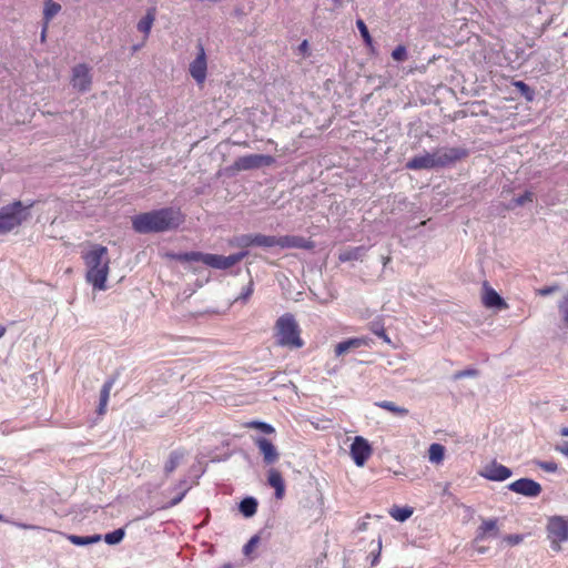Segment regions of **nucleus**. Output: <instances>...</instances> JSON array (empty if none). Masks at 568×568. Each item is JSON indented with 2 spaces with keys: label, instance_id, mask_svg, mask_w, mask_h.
<instances>
[{
  "label": "nucleus",
  "instance_id": "obj_20",
  "mask_svg": "<svg viewBox=\"0 0 568 568\" xmlns=\"http://www.w3.org/2000/svg\"><path fill=\"white\" fill-rule=\"evenodd\" d=\"M366 252L367 248L365 246L348 247L339 252L338 261L341 263L357 261L361 260Z\"/></svg>",
  "mask_w": 568,
  "mask_h": 568
},
{
  "label": "nucleus",
  "instance_id": "obj_46",
  "mask_svg": "<svg viewBox=\"0 0 568 568\" xmlns=\"http://www.w3.org/2000/svg\"><path fill=\"white\" fill-rule=\"evenodd\" d=\"M253 293V283L250 282L247 287L242 292L240 298L246 301Z\"/></svg>",
  "mask_w": 568,
  "mask_h": 568
},
{
  "label": "nucleus",
  "instance_id": "obj_27",
  "mask_svg": "<svg viewBox=\"0 0 568 568\" xmlns=\"http://www.w3.org/2000/svg\"><path fill=\"white\" fill-rule=\"evenodd\" d=\"M497 520L496 519H487L481 523L478 528L477 539H484L488 534L493 532L497 535Z\"/></svg>",
  "mask_w": 568,
  "mask_h": 568
},
{
  "label": "nucleus",
  "instance_id": "obj_40",
  "mask_svg": "<svg viewBox=\"0 0 568 568\" xmlns=\"http://www.w3.org/2000/svg\"><path fill=\"white\" fill-rule=\"evenodd\" d=\"M372 331L374 334H376L377 336H379L384 342H386L387 344L390 343V338L388 337V335L385 333V329L382 327V326H378V325H373L372 327Z\"/></svg>",
  "mask_w": 568,
  "mask_h": 568
},
{
  "label": "nucleus",
  "instance_id": "obj_33",
  "mask_svg": "<svg viewBox=\"0 0 568 568\" xmlns=\"http://www.w3.org/2000/svg\"><path fill=\"white\" fill-rule=\"evenodd\" d=\"M356 26H357L359 33H361L364 42L366 43V45H368L373 49V39L368 32V29H367L365 22L362 19H358L356 21Z\"/></svg>",
  "mask_w": 568,
  "mask_h": 568
},
{
  "label": "nucleus",
  "instance_id": "obj_55",
  "mask_svg": "<svg viewBox=\"0 0 568 568\" xmlns=\"http://www.w3.org/2000/svg\"><path fill=\"white\" fill-rule=\"evenodd\" d=\"M300 48H301V50L306 49L307 48V41L306 40L303 41Z\"/></svg>",
  "mask_w": 568,
  "mask_h": 568
},
{
  "label": "nucleus",
  "instance_id": "obj_15",
  "mask_svg": "<svg viewBox=\"0 0 568 568\" xmlns=\"http://www.w3.org/2000/svg\"><path fill=\"white\" fill-rule=\"evenodd\" d=\"M481 302L487 308L506 310L508 304L505 300L487 283H484Z\"/></svg>",
  "mask_w": 568,
  "mask_h": 568
},
{
  "label": "nucleus",
  "instance_id": "obj_28",
  "mask_svg": "<svg viewBox=\"0 0 568 568\" xmlns=\"http://www.w3.org/2000/svg\"><path fill=\"white\" fill-rule=\"evenodd\" d=\"M257 510V501L253 497H246L240 503V511L245 517H252Z\"/></svg>",
  "mask_w": 568,
  "mask_h": 568
},
{
  "label": "nucleus",
  "instance_id": "obj_32",
  "mask_svg": "<svg viewBox=\"0 0 568 568\" xmlns=\"http://www.w3.org/2000/svg\"><path fill=\"white\" fill-rule=\"evenodd\" d=\"M206 256H209V253L190 252V253H184V254L180 255L179 258L181 261H186V262H202L206 265V260H205Z\"/></svg>",
  "mask_w": 568,
  "mask_h": 568
},
{
  "label": "nucleus",
  "instance_id": "obj_9",
  "mask_svg": "<svg viewBox=\"0 0 568 568\" xmlns=\"http://www.w3.org/2000/svg\"><path fill=\"white\" fill-rule=\"evenodd\" d=\"M349 454L356 466L363 467L373 454V448L367 439L356 436L351 445Z\"/></svg>",
  "mask_w": 568,
  "mask_h": 568
},
{
  "label": "nucleus",
  "instance_id": "obj_58",
  "mask_svg": "<svg viewBox=\"0 0 568 568\" xmlns=\"http://www.w3.org/2000/svg\"><path fill=\"white\" fill-rule=\"evenodd\" d=\"M4 520L3 516L0 514V521Z\"/></svg>",
  "mask_w": 568,
  "mask_h": 568
},
{
  "label": "nucleus",
  "instance_id": "obj_38",
  "mask_svg": "<svg viewBox=\"0 0 568 568\" xmlns=\"http://www.w3.org/2000/svg\"><path fill=\"white\" fill-rule=\"evenodd\" d=\"M392 58L395 60V61H405L407 59V50H406V47L405 45H397L393 52H392Z\"/></svg>",
  "mask_w": 568,
  "mask_h": 568
},
{
  "label": "nucleus",
  "instance_id": "obj_48",
  "mask_svg": "<svg viewBox=\"0 0 568 568\" xmlns=\"http://www.w3.org/2000/svg\"><path fill=\"white\" fill-rule=\"evenodd\" d=\"M540 467L547 471H555L557 469V465L555 463H541Z\"/></svg>",
  "mask_w": 568,
  "mask_h": 568
},
{
  "label": "nucleus",
  "instance_id": "obj_26",
  "mask_svg": "<svg viewBox=\"0 0 568 568\" xmlns=\"http://www.w3.org/2000/svg\"><path fill=\"white\" fill-rule=\"evenodd\" d=\"M183 456H184V454L182 452H179V450L172 452L164 465V473L166 475L172 474L176 469L179 464L181 463Z\"/></svg>",
  "mask_w": 568,
  "mask_h": 568
},
{
  "label": "nucleus",
  "instance_id": "obj_50",
  "mask_svg": "<svg viewBox=\"0 0 568 568\" xmlns=\"http://www.w3.org/2000/svg\"><path fill=\"white\" fill-rule=\"evenodd\" d=\"M559 433H560V435H561V436L568 437V426L562 427V428L559 430Z\"/></svg>",
  "mask_w": 568,
  "mask_h": 568
},
{
  "label": "nucleus",
  "instance_id": "obj_29",
  "mask_svg": "<svg viewBox=\"0 0 568 568\" xmlns=\"http://www.w3.org/2000/svg\"><path fill=\"white\" fill-rule=\"evenodd\" d=\"M252 242L255 246L274 247L277 243V236L255 234Z\"/></svg>",
  "mask_w": 568,
  "mask_h": 568
},
{
  "label": "nucleus",
  "instance_id": "obj_30",
  "mask_svg": "<svg viewBox=\"0 0 568 568\" xmlns=\"http://www.w3.org/2000/svg\"><path fill=\"white\" fill-rule=\"evenodd\" d=\"M389 515L397 521H405L413 515L410 507H393L389 510Z\"/></svg>",
  "mask_w": 568,
  "mask_h": 568
},
{
  "label": "nucleus",
  "instance_id": "obj_52",
  "mask_svg": "<svg viewBox=\"0 0 568 568\" xmlns=\"http://www.w3.org/2000/svg\"><path fill=\"white\" fill-rule=\"evenodd\" d=\"M143 44H144V43H141V44H134V45L132 47V51H133V52H136L138 50H140V49L143 47Z\"/></svg>",
  "mask_w": 568,
  "mask_h": 568
},
{
  "label": "nucleus",
  "instance_id": "obj_31",
  "mask_svg": "<svg viewBox=\"0 0 568 568\" xmlns=\"http://www.w3.org/2000/svg\"><path fill=\"white\" fill-rule=\"evenodd\" d=\"M125 536V531L123 528L115 529L106 535H104L103 539L109 545H116L123 540Z\"/></svg>",
  "mask_w": 568,
  "mask_h": 568
},
{
  "label": "nucleus",
  "instance_id": "obj_14",
  "mask_svg": "<svg viewBox=\"0 0 568 568\" xmlns=\"http://www.w3.org/2000/svg\"><path fill=\"white\" fill-rule=\"evenodd\" d=\"M254 444L257 446L261 455L263 456V462L266 465H273L278 460L280 453L270 439L258 436L254 438Z\"/></svg>",
  "mask_w": 568,
  "mask_h": 568
},
{
  "label": "nucleus",
  "instance_id": "obj_41",
  "mask_svg": "<svg viewBox=\"0 0 568 568\" xmlns=\"http://www.w3.org/2000/svg\"><path fill=\"white\" fill-rule=\"evenodd\" d=\"M558 290H559L558 285L545 286V287L537 290V294L540 296H548V295L557 292Z\"/></svg>",
  "mask_w": 568,
  "mask_h": 568
},
{
  "label": "nucleus",
  "instance_id": "obj_37",
  "mask_svg": "<svg viewBox=\"0 0 568 568\" xmlns=\"http://www.w3.org/2000/svg\"><path fill=\"white\" fill-rule=\"evenodd\" d=\"M113 384H114V381L113 379H108L102 388H101V392H100V402L101 403H105L108 404L109 402V398H110V393H111V389L113 387Z\"/></svg>",
  "mask_w": 568,
  "mask_h": 568
},
{
  "label": "nucleus",
  "instance_id": "obj_43",
  "mask_svg": "<svg viewBox=\"0 0 568 568\" xmlns=\"http://www.w3.org/2000/svg\"><path fill=\"white\" fill-rule=\"evenodd\" d=\"M504 539L509 545L515 546V545L520 544L524 540V536L523 535H517V534L516 535H507Z\"/></svg>",
  "mask_w": 568,
  "mask_h": 568
},
{
  "label": "nucleus",
  "instance_id": "obj_51",
  "mask_svg": "<svg viewBox=\"0 0 568 568\" xmlns=\"http://www.w3.org/2000/svg\"><path fill=\"white\" fill-rule=\"evenodd\" d=\"M17 527L19 528H22V529H31V528H34L33 526H30V525H26V524H16Z\"/></svg>",
  "mask_w": 568,
  "mask_h": 568
},
{
  "label": "nucleus",
  "instance_id": "obj_24",
  "mask_svg": "<svg viewBox=\"0 0 568 568\" xmlns=\"http://www.w3.org/2000/svg\"><path fill=\"white\" fill-rule=\"evenodd\" d=\"M191 486L187 483L186 479H181L175 487L173 488L174 491H176V496L172 498V500L169 503V507H173L178 505L186 495V493L190 490Z\"/></svg>",
  "mask_w": 568,
  "mask_h": 568
},
{
  "label": "nucleus",
  "instance_id": "obj_8",
  "mask_svg": "<svg viewBox=\"0 0 568 568\" xmlns=\"http://www.w3.org/2000/svg\"><path fill=\"white\" fill-rule=\"evenodd\" d=\"M70 83L79 92H88L92 85L91 68L85 63H79L72 68Z\"/></svg>",
  "mask_w": 568,
  "mask_h": 568
},
{
  "label": "nucleus",
  "instance_id": "obj_47",
  "mask_svg": "<svg viewBox=\"0 0 568 568\" xmlns=\"http://www.w3.org/2000/svg\"><path fill=\"white\" fill-rule=\"evenodd\" d=\"M381 549H382V540L378 539V542H377V552L373 555L372 557V561H371V565L372 566H375L377 565V562L379 561V556H381Z\"/></svg>",
  "mask_w": 568,
  "mask_h": 568
},
{
  "label": "nucleus",
  "instance_id": "obj_18",
  "mask_svg": "<svg viewBox=\"0 0 568 568\" xmlns=\"http://www.w3.org/2000/svg\"><path fill=\"white\" fill-rule=\"evenodd\" d=\"M368 345H369V339L367 337L348 338L346 341L338 343L335 346V355L341 356V355L345 354L346 352H348L349 349L359 348V347L368 346Z\"/></svg>",
  "mask_w": 568,
  "mask_h": 568
},
{
  "label": "nucleus",
  "instance_id": "obj_22",
  "mask_svg": "<svg viewBox=\"0 0 568 568\" xmlns=\"http://www.w3.org/2000/svg\"><path fill=\"white\" fill-rule=\"evenodd\" d=\"M62 7L60 3L53 0H45L43 7V20L45 26L61 11Z\"/></svg>",
  "mask_w": 568,
  "mask_h": 568
},
{
  "label": "nucleus",
  "instance_id": "obj_21",
  "mask_svg": "<svg viewBox=\"0 0 568 568\" xmlns=\"http://www.w3.org/2000/svg\"><path fill=\"white\" fill-rule=\"evenodd\" d=\"M445 447L442 444L434 443L428 448V459L432 464L440 465L445 458Z\"/></svg>",
  "mask_w": 568,
  "mask_h": 568
},
{
  "label": "nucleus",
  "instance_id": "obj_57",
  "mask_svg": "<svg viewBox=\"0 0 568 568\" xmlns=\"http://www.w3.org/2000/svg\"><path fill=\"white\" fill-rule=\"evenodd\" d=\"M516 84H517L518 87L523 88V89H525V88H526V84H525L524 82H517Z\"/></svg>",
  "mask_w": 568,
  "mask_h": 568
},
{
  "label": "nucleus",
  "instance_id": "obj_53",
  "mask_svg": "<svg viewBox=\"0 0 568 568\" xmlns=\"http://www.w3.org/2000/svg\"><path fill=\"white\" fill-rule=\"evenodd\" d=\"M47 28L48 26H43V29H42V32H41V39L44 40L45 39V33H47Z\"/></svg>",
  "mask_w": 568,
  "mask_h": 568
},
{
  "label": "nucleus",
  "instance_id": "obj_36",
  "mask_svg": "<svg viewBox=\"0 0 568 568\" xmlns=\"http://www.w3.org/2000/svg\"><path fill=\"white\" fill-rule=\"evenodd\" d=\"M532 201H534V193L530 191H526L523 195L515 197L511 201V207L523 206L527 202H532Z\"/></svg>",
  "mask_w": 568,
  "mask_h": 568
},
{
  "label": "nucleus",
  "instance_id": "obj_35",
  "mask_svg": "<svg viewBox=\"0 0 568 568\" xmlns=\"http://www.w3.org/2000/svg\"><path fill=\"white\" fill-rule=\"evenodd\" d=\"M247 427L260 429L261 432H263L265 434H272L275 432V429L272 425L264 423V422H258V420H253V422L247 423Z\"/></svg>",
  "mask_w": 568,
  "mask_h": 568
},
{
  "label": "nucleus",
  "instance_id": "obj_25",
  "mask_svg": "<svg viewBox=\"0 0 568 568\" xmlns=\"http://www.w3.org/2000/svg\"><path fill=\"white\" fill-rule=\"evenodd\" d=\"M375 405L379 408H383V409L396 415V416L404 417V416L408 415L407 408L397 406L394 402H390V400L377 402V403H375Z\"/></svg>",
  "mask_w": 568,
  "mask_h": 568
},
{
  "label": "nucleus",
  "instance_id": "obj_34",
  "mask_svg": "<svg viewBox=\"0 0 568 568\" xmlns=\"http://www.w3.org/2000/svg\"><path fill=\"white\" fill-rule=\"evenodd\" d=\"M558 311L566 327H568V293L558 303Z\"/></svg>",
  "mask_w": 568,
  "mask_h": 568
},
{
  "label": "nucleus",
  "instance_id": "obj_3",
  "mask_svg": "<svg viewBox=\"0 0 568 568\" xmlns=\"http://www.w3.org/2000/svg\"><path fill=\"white\" fill-rule=\"evenodd\" d=\"M466 155L465 150L459 148H439L433 152L412 158L406 168L409 170H430L444 168L455 163Z\"/></svg>",
  "mask_w": 568,
  "mask_h": 568
},
{
  "label": "nucleus",
  "instance_id": "obj_12",
  "mask_svg": "<svg viewBox=\"0 0 568 568\" xmlns=\"http://www.w3.org/2000/svg\"><path fill=\"white\" fill-rule=\"evenodd\" d=\"M191 77L195 82L202 85L206 79L207 63L206 54L202 44L199 45L196 58L190 63L189 68Z\"/></svg>",
  "mask_w": 568,
  "mask_h": 568
},
{
  "label": "nucleus",
  "instance_id": "obj_13",
  "mask_svg": "<svg viewBox=\"0 0 568 568\" xmlns=\"http://www.w3.org/2000/svg\"><path fill=\"white\" fill-rule=\"evenodd\" d=\"M247 255V252H240L236 254H232L229 256L217 255V254H210L205 257L206 265L211 266L213 268L217 270H227L232 266H234L236 263L242 261Z\"/></svg>",
  "mask_w": 568,
  "mask_h": 568
},
{
  "label": "nucleus",
  "instance_id": "obj_1",
  "mask_svg": "<svg viewBox=\"0 0 568 568\" xmlns=\"http://www.w3.org/2000/svg\"><path fill=\"white\" fill-rule=\"evenodd\" d=\"M183 222L180 209L165 207L133 216L132 227L140 234L162 233L178 229Z\"/></svg>",
  "mask_w": 568,
  "mask_h": 568
},
{
  "label": "nucleus",
  "instance_id": "obj_17",
  "mask_svg": "<svg viewBox=\"0 0 568 568\" xmlns=\"http://www.w3.org/2000/svg\"><path fill=\"white\" fill-rule=\"evenodd\" d=\"M156 19V8H148L145 14L136 23V29L143 34L144 41L149 38Z\"/></svg>",
  "mask_w": 568,
  "mask_h": 568
},
{
  "label": "nucleus",
  "instance_id": "obj_16",
  "mask_svg": "<svg viewBox=\"0 0 568 568\" xmlns=\"http://www.w3.org/2000/svg\"><path fill=\"white\" fill-rule=\"evenodd\" d=\"M276 246L281 248H313V243L302 236L284 235L277 236Z\"/></svg>",
  "mask_w": 568,
  "mask_h": 568
},
{
  "label": "nucleus",
  "instance_id": "obj_39",
  "mask_svg": "<svg viewBox=\"0 0 568 568\" xmlns=\"http://www.w3.org/2000/svg\"><path fill=\"white\" fill-rule=\"evenodd\" d=\"M258 542V537L257 536H253L244 546L243 548V552L244 555L248 556L253 549L256 547Z\"/></svg>",
  "mask_w": 568,
  "mask_h": 568
},
{
  "label": "nucleus",
  "instance_id": "obj_2",
  "mask_svg": "<svg viewBox=\"0 0 568 568\" xmlns=\"http://www.w3.org/2000/svg\"><path fill=\"white\" fill-rule=\"evenodd\" d=\"M81 257L85 265V281L94 291H105L110 273V257L108 248L100 244H92L83 251Z\"/></svg>",
  "mask_w": 568,
  "mask_h": 568
},
{
  "label": "nucleus",
  "instance_id": "obj_44",
  "mask_svg": "<svg viewBox=\"0 0 568 568\" xmlns=\"http://www.w3.org/2000/svg\"><path fill=\"white\" fill-rule=\"evenodd\" d=\"M253 237L254 235H243L242 237L239 239V245L245 247L254 245V243L252 242Z\"/></svg>",
  "mask_w": 568,
  "mask_h": 568
},
{
  "label": "nucleus",
  "instance_id": "obj_11",
  "mask_svg": "<svg viewBox=\"0 0 568 568\" xmlns=\"http://www.w3.org/2000/svg\"><path fill=\"white\" fill-rule=\"evenodd\" d=\"M508 489L525 497L535 498L541 493V485L530 478H520L508 485Z\"/></svg>",
  "mask_w": 568,
  "mask_h": 568
},
{
  "label": "nucleus",
  "instance_id": "obj_49",
  "mask_svg": "<svg viewBox=\"0 0 568 568\" xmlns=\"http://www.w3.org/2000/svg\"><path fill=\"white\" fill-rule=\"evenodd\" d=\"M106 406H108V404L100 402L99 406H98V414L99 415H104L105 412H106Z\"/></svg>",
  "mask_w": 568,
  "mask_h": 568
},
{
  "label": "nucleus",
  "instance_id": "obj_42",
  "mask_svg": "<svg viewBox=\"0 0 568 568\" xmlns=\"http://www.w3.org/2000/svg\"><path fill=\"white\" fill-rule=\"evenodd\" d=\"M476 375H477V371L476 369H464V371L457 372L454 375V378L455 379H459V378H464V377H473V376H476Z\"/></svg>",
  "mask_w": 568,
  "mask_h": 568
},
{
  "label": "nucleus",
  "instance_id": "obj_6",
  "mask_svg": "<svg viewBox=\"0 0 568 568\" xmlns=\"http://www.w3.org/2000/svg\"><path fill=\"white\" fill-rule=\"evenodd\" d=\"M547 531L551 548L556 551L561 550L560 544L568 540V519L559 516L550 518Z\"/></svg>",
  "mask_w": 568,
  "mask_h": 568
},
{
  "label": "nucleus",
  "instance_id": "obj_4",
  "mask_svg": "<svg viewBox=\"0 0 568 568\" xmlns=\"http://www.w3.org/2000/svg\"><path fill=\"white\" fill-rule=\"evenodd\" d=\"M275 331L276 342L281 346L301 348L304 345L300 336V327L292 314L286 313L278 317Z\"/></svg>",
  "mask_w": 568,
  "mask_h": 568
},
{
  "label": "nucleus",
  "instance_id": "obj_23",
  "mask_svg": "<svg viewBox=\"0 0 568 568\" xmlns=\"http://www.w3.org/2000/svg\"><path fill=\"white\" fill-rule=\"evenodd\" d=\"M68 540L75 546H88L92 544H97L102 539L101 535H92V536H78V535H68Z\"/></svg>",
  "mask_w": 568,
  "mask_h": 568
},
{
  "label": "nucleus",
  "instance_id": "obj_54",
  "mask_svg": "<svg viewBox=\"0 0 568 568\" xmlns=\"http://www.w3.org/2000/svg\"><path fill=\"white\" fill-rule=\"evenodd\" d=\"M7 329L4 326L0 325V338L4 336Z\"/></svg>",
  "mask_w": 568,
  "mask_h": 568
},
{
  "label": "nucleus",
  "instance_id": "obj_19",
  "mask_svg": "<svg viewBox=\"0 0 568 568\" xmlns=\"http://www.w3.org/2000/svg\"><path fill=\"white\" fill-rule=\"evenodd\" d=\"M267 481L275 489V497L282 499L285 494V483L281 473L275 468H271L267 474Z\"/></svg>",
  "mask_w": 568,
  "mask_h": 568
},
{
  "label": "nucleus",
  "instance_id": "obj_45",
  "mask_svg": "<svg viewBox=\"0 0 568 568\" xmlns=\"http://www.w3.org/2000/svg\"><path fill=\"white\" fill-rule=\"evenodd\" d=\"M555 449L568 458V440L558 444Z\"/></svg>",
  "mask_w": 568,
  "mask_h": 568
},
{
  "label": "nucleus",
  "instance_id": "obj_56",
  "mask_svg": "<svg viewBox=\"0 0 568 568\" xmlns=\"http://www.w3.org/2000/svg\"><path fill=\"white\" fill-rule=\"evenodd\" d=\"M343 0H333L336 7H341Z\"/></svg>",
  "mask_w": 568,
  "mask_h": 568
},
{
  "label": "nucleus",
  "instance_id": "obj_5",
  "mask_svg": "<svg viewBox=\"0 0 568 568\" xmlns=\"http://www.w3.org/2000/svg\"><path fill=\"white\" fill-rule=\"evenodd\" d=\"M33 202L23 205L20 201L6 205L0 209V234H6L14 227L21 225L29 217V210Z\"/></svg>",
  "mask_w": 568,
  "mask_h": 568
},
{
  "label": "nucleus",
  "instance_id": "obj_10",
  "mask_svg": "<svg viewBox=\"0 0 568 568\" xmlns=\"http://www.w3.org/2000/svg\"><path fill=\"white\" fill-rule=\"evenodd\" d=\"M479 476L491 481H504L511 477L510 468L493 460L479 470Z\"/></svg>",
  "mask_w": 568,
  "mask_h": 568
},
{
  "label": "nucleus",
  "instance_id": "obj_7",
  "mask_svg": "<svg viewBox=\"0 0 568 568\" xmlns=\"http://www.w3.org/2000/svg\"><path fill=\"white\" fill-rule=\"evenodd\" d=\"M275 163V159L272 155L265 154H248L237 158L232 169L234 171H248L260 169L262 166H271Z\"/></svg>",
  "mask_w": 568,
  "mask_h": 568
}]
</instances>
